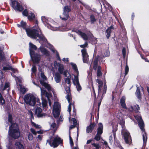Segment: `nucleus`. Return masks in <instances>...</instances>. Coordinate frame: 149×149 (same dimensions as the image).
I'll return each mask as SVG.
<instances>
[{
  "label": "nucleus",
  "instance_id": "nucleus-59",
  "mask_svg": "<svg viewBox=\"0 0 149 149\" xmlns=\"http://www.w3.org/2000/svg\"><path fill=\"white\" fill-rule=\"evenodd\" d=\"M22 14L23 15L25 16H27L28 15V11L26 9L25 10L22 12Z\"/></svg>",
  "mask_w": 149,
  "mask_h": 149
},
{
  "label": "nucleus",
  "instance_id": "nucleus-52",
  "mask_svg": "<svg viewBox=\"0 0 149 149\" xmlns=\"http://www.w3.org/2000/svg\"><path fill=\"white\" fill-rule=\"evenodd\" d=\"M30 131L34 135H36L37 134V132L33 128H31L30 129Z\"/></svg>",
  "mask_w": 149,
  "mask_h": 149
},
{
  "label": "nucleus",
  "instance_id": "nucleus-55",
  "mask_svg": "<svg viewBox=\"0 0 149 149\" xmlns=\"http://www.w3.org/2000/svg\"><path fill=\"white\" fill-rule=\"evenodd\" d=\"M88 45V43L87 42H86L84 45H81L80 47L81 48H84L86 47H87Z\"/></svg>",
  "mask_w": 149,
  "mask_h": 149
},
{
  "label": "nucleus",
  "instance_id": "nucleus-8",
  "mask_svg": "<svg viewBox=\"0 0 149 149\" xmlns=\"http://www.w3.org/2000/svg\"><path fill=\"white\" fill-rule=\"evenodd\" d=\"M50 145L54 148L57 147L62 142V140L58 137L52 136L50 138L49 140H47Z\"/></svg>",
  "mask_w": 149,
  "mask_h": 149
},
{
  "label": "nucleus",
  "instance_id": "nucleus-7",
  "mask_svg": "<svg viewBox=\"0 0 149 149\" xmlns=\"http://www.w3.org/2000/svg\"><path fill=\"white\" fill-rule=\"evenodd\" d=\"M96 81L98 83V97H101V99L102 100L103 99L104 95L106 93L107 86L106 84H104V86H103L102 81L98 79H96Z\"/></svg>",
  "mask_w": 149,
  "mask_h": 149
},
{
  "label": "nucleus",
  "instance_id": "nucleus-1",
  "mask_svg": "<svg viewBox=\"0 0 149 149\" xmlns=\"http://www.w3.org/2000/svg\"><path fill=\"white\" fill-rule=\"evenodd\" d=\"M20 23L21 26L25 30L27 35L29 37L33 39H37L40 42L41 41L43 42H47V39L42 33L38 27L37 20H36L35 25L32 29L27 26L26 23L23 21L21 22Z\"/></svg>",
  "mask_w": 149,
  "mask_h": 149
},
{
  "label": "nucleus",
  "instance_id": "nucleus-24",
  "mask_svg": "<svg viewBox=\"0 0 149 149\" xmlns=\"http://www.w3.org/2000/svg\"><path fill=\"white\" fill-rule=\"evenodd\" d=\"M69 15L68 13H66L63 12V15L60 16V18L64 20H67L68 18Z\"/></svg>",
  "mask_w": 149,
  "mask_h": 149
},
{
  "label": "nucleus",
  "instance_id": "nucleus-45",
  "mask_svg": "<svg viewBox=\"0 0 149 149\" xmlns=\"http://www.w3.org/2000/svg\"><path fill=\"white\" fill-rule=\"evenodd\" d=\"M28 139L29 140H32L33 139V136L32 134L30 132L28 133Z\"/></svg>",
  "mask_w": 149,
  "mask_h": 149
},
{
  "label": "nucleus",
  "instance_id": "nucleus-21",
  "mask_svg": "<svg viewBox=\"0 0 149 149\" xmlns=\"http://www.w3.org/2000/svg\"><path fill=\"white\" fill-rule=\"evenodd\" d=\"M76 32L78 35H80L84 40H87L88 39V38L87 36L84 33L79 30Z\"/></svg>",
  "mask_w": 149,
  "mask_h": 149
},
{
  "label": "nucleus",
  "instance_id": "nucleus-44",
  "mask_svg": "<svg viewBox=\"0 0 149 149\" xmlns=\"http://www.w3.org/2000/svg\"><path fill=\"white\" fill-rule=\"evenodd\" d=\"M11 74L13 77L15 78L16 82L18 81L19 83L21 82V80L20 78L18 77H16L15 75H14V74H13L11 73Z\"/></svg>",
  "mask_w": 149,
  "mask_h": 149
},
{
  "label": "nucleus",
  "instance_id": "nucleus-3",
  "mask_svg": "<svg viewBox=\"0 0 149 149\" xmlns=\"http://www.w3.org/2000/svg\"><path fill=\"white\" fill-rule=\"evenodd\" d=\"M24 100L27 104L31 106H34L36 104V105H40L39 99L31 93L26 94L24 96Z\"/></svg>",
  "mask_w": 149,
  "mask_h": 149
},
{
  "label": "nucleus",
  "instance_id": "nucleus-39",
  "mask_svg": "<svg viewBox=\"0 0 149 149\" xmlns=\"http://www.w3.org/2000/svg\"><path fill=\"white\" fill-rule=\"evenodd\" d=\"M31 123L32 125L35 127L36 128H41V126L40 125H38V124H36V123H34L31 120Z\"/></svg>",
  "mask_w": 149,
  "mask_h": 149
},
{
  "label": "nucleus",
  "instance_id": "nucleus-46",
  "mask_svg": "<svg viewBox=\"0 0 149 149\" xmlns=\"http://www.w3.org/2000/svg\"><path fill=\"white\" fill-rule=\"evenodd\" d=\"M70 77H67L64 79V80L66 83H67L68 84H70Z\"/></svg>",
  "mask_w": 149,
  "mask_h": 149
},
{
  "label": "nucleus",
  "instance_id": "nucleus-34",
  "mask_svg": "<svg viewBox=\"0 0 149 149\" xmlns=\"http://www.w3.org/2000/svg\"><path fill=\"white\" fill-rule=\"evenodd\" d=\"M10 86V84L9 83H5L4 86L3 88L1 87V89L3 90H7L8 91L9 90V86Z\"/></svg>",
  "mask_w": 149,
  "mask_h": 149
},
{
  "label": "nucleus",
  "instance_id": "nucleus-16",
  "mask_svg": "<svg viewBox=\"0 0 149 149\" xmlns=\"http://www.w3.org/2000/svg\"><path fill=\"white\" fill-rule=\"evenodd\" d=\"M54 66L55 68H57L58 67V72L60 74L63 73L64 71V68L63 65L61 64L58 63L57 62L55 61L54 63Z\"/></svg>",
  "mask_w": 149,
  "mask_h": 149
},
{
  "label": "nucleus",
  "instance_id": "nucleus-56",
  "mask_svg": "<svg viewBox=\"0 0 149 149\" xmlns=\"http://www.w3.org/2000/svg\"><path fill=\"white\" fill-rule=\"evenodd\" d=\"M36 67L34 65L31 68V71H32V73L35 72H36Z\"/></svg>",
  "mask_w": 149,
  "mask_h": 149
},
{
  "label": "nucleus",
  "instance_id": "nucleus-61",
  "mask_svg": "<svg viewBox=\"0 0 149 149\" xmlns=\"http://www.w3.org/2000/svg\"><path fill=\"white\" fill-rule=\"evenodd\" d=\"M72 120L73 122V124L75 125H76L77 124L76 120L74 118H72Z\"/></svg>",
  "mask_w": 149,
  "mask_h": 149
},
{
  "label": "nucleus",
  "instance_id": "nucleus-6",
  "mask_svg": "<svg viewBox=\"0 0 149 149\" xmlns=\"http://www.w3.org/2000/svg\"><path fill=\"white\" fill-rule=\"evenodd\" d=\"M8 134L14 139H17L19 136L20 133L17 123H14L9 127Z\"/></svg>",
  "mask_w": 149,
  "mask_h": 149
},
{
  "label": "nucleus",
  "instance_id": "nucleus-28",
  "mask_svg": "<svg viewBox=\"0 0 149 149\" xmlns=\"http://www.w3.org/2000/svg\"><path fill=\"white\" fill-rule=\"evenodd\" d=\"M49 46L50 47V49H51V50L54 53H55V52H56V56L58 59L60 61H61V59L60 58L59 54L58 52H57V51L55 50L53 46L50 45Z\"/></svg>",
  "mask_w": 149,
  "mask_h": 149
},
{
  "label": "nucleus",
  "instance_id": "nucleus-62",
  "mask_svg": "<svg viewBox=\"0 0 149 149\" xmlns=\"http://www.w3.org/2000/svg\"><path fill=\"white\" fill-rule=\"evenodd\" d=\"M65 91L67 93H69L70 92V87L68 86L65 88Z\"/></svg>",
  "mask_w": 149,
  "mask_h": 149
},
{
  "label": "nucleus",
  "instance_id": "nucleus-40",
  "mask_svg": "<svg viewBox=\"0 0 149 149\" xmlns=\"http://www.w3.org/2000/svg\"><path fill=\"white\" fill-rule=\"evenodd\" d=\"M5 102V101L3 97L2 96L1 94L0 93V104L3 105L4 104Z\"/></svg>",
  "mask_w": 149,
  "mask_h": 149
},
{
  "label": "nucleus",
  "instance_id": "nucleus-42",
  "mask_svg": "<svg viewBox=\"0 0 149 149\" xmlns=\"http://www.w3.org/2000/svg\"><path fill=\"white\" fill-rule=\"evenodd\" d=\"M63 73L65 77H70V74L68 72L67 70L64 71L63 72Z\"/></svg>",
  "mask_w": 149,
  "mask_h": 149
},
{
  "label": "nucleus",
  "instance_id": "nucleus-19",
  "mask_svg": "<svg viewBox=\"0 0 149 149\" xmlns=\"http://www.w3.org/2000/svg\"><path fill=\"white\" fill-rule=\"evenodd\" d=\"M54 78L56 83H59L61 82V76L60 74L58 72H56L54 76Z\"/></svg>",
  "mask_w": 149,
  "mask_h": 149
},
{
  "label": "nucleus",
  "instance_id": "nucleus-48",
  "mask_svg": "<svg viewBox=\"0 0 149 149\" xmlns=\"http://www.w3.org/2000/svg\"><path fill=\"white\" fill-rule=\"evenodd\" d=\"M101 138V135L97 134L95 136L94 139L96 141H99Z\"/></svg>",
  "mask_w": 149,
  "mask_h": 149
},
{
  "label": "nucleus",
  "instance_id": "nucleus-60",
  "mask_svg": "<svg viewBox=\"0 0 149 149\" xmlns=\"http://www.w3.org/2000/svg\"><path fill=\"white\" fill-rule=\"evenodd\" d=\"M69 139H70V145H71V146L72 147L73 146V143L72 142V139L70 134L69 135Z\"/></svg>",
  "mask_w": 149,
  "mask_h": 149
},
{
  "label": "nucleus",
  "instance_id": "nucleus-53",
  "mask_svg": "<svg viewBox=\"0 0 149 149\" xmlns=\"http://www.w3.org/2000/svg\"><path fill=\"white\" fill-rule=\"evenodd\" d=\"M122 53L123 55L124 58L125 57L126 51L125 49V48H123L122 49Z\"/></svg>",
  "mask_w": 149,
  "mask_h": 149
},
{
  "label": "nucleus",
  "instance_id": "nucleus-27",
  "mask_svg": "<svg viewBox=\"0 0 149 149\" xmlns=\"http://www.w3.org/2000/svg\"><path fill=\"white\" fill-rule=\"evenodd\" d=\"M40 49L41 52L44 54L46 56H48L49 55V52L45 48L40 47Z\"/></svg>",
  "mask_w": 149,
  "mask_h": 149
},
{
  "label": "nucleus",
  "instance_id": "nucleus-14",
  "mask_svg": "<svg viewBox=\"0 0 149 149\" xmlns=\"http://www.w3.org/2000/svg\"><path fill=\"white\" fill-rule=\"evenodd\" d=\"M41 95L42 96L44 95H45V96L47 98L49 101V105L51 106V103L49 98L52 97V95L50 93H47L44 88H41Z\"/></svg>",
  "mask_w": 149,
  "mask_h": 149
},
{
  "label": "nucleus",
  "instance_id": "nucleus-22",
  "mask_svg": "<svg viewBox=\"0 0 149 149\" xmlns=\"http://www.w3.org/2000/svg\"><path fill=\"white\" fill-rule=\"evenodd\" d=\"M98 127L97 129V133L101 135L103 132V125L101 123H99L98 124Z\"/></svg>",
  "mask_w": 149,
  "mask_h": 149
},
{
  "label": "nucleus",
  "instance_id": "nucleus-35",
  "mask_svg": "<svg viewBox=\"0 0 149 149\" xmlns=\"http://www.w3.org/2000/svg\"><path fill=\"white\" fill-rule=\"evenodd\" d=\"M35 17V15L33 13H31L28 16V19L30 21L32 20Z\"/></svg>",
  "mask_w": 149,
  "mask_h": 149
},
{
  "label": "nucleus",
  "instance_id": "nucleus-33",
  "mask_svg": "<svg viewBox=\"0 0 149 149\" xmlns=\"http://www.w3.org/2000/svg\"><path fill=\"white\" fill-rule=\"evenodd\" d=\"M90 22L91 24H94L96 21V19L95 18V16L91 15L90 16Z\"/></svg>",
  "mask_w": 149,
  "mask_h": 149
},
{
  "label": "nucleus",
  "instance_id": "nucleus-49",
  "mask_svg": "<svg viewBox=\"0 0 149 149\" xmlns=\"http://www.w3.org/2000/svg\"><path fill=\"white\" fill-rule=\"evenodd\" d=\"M117 117L120 119H122L123 118V116L121 112L118 113Z\"/></svg>",
  "mask_w": 149,
  "mask_h": 149
},
{
  "label": "nucleus",
  "instance_id": "nucleus-32",
  "mask_svg": "<svg viewBox=\"0 0 149 149\" xmlns=\"http://www.w3.org/2000/svg\"><path fill=\"white\" fill-rule=\"evenodd\" d=\"M15 145L17 148L18 149H23L24 147L19 142H16L15 143Z\"/></svg>",
  "mask_w": 149,
  "mask_h": 149
},
{
  "label": "nucleus",
  "instance_id": "nucleus-13",
  "mask_svg": "<svg viewBox=\"0 0 149 149\" xmlns=\"http://www.w3.org/2000/svg\"><path fill=\"white\" fill-rule=\"evenodd\" d=\"M10 0L11 1L10 5L14 10L19 11H21L23 10V7L19 3L16 1Z\"/></svg>",
  "mask_w": 149,
  "mask_h": 149
},
{
  "label": "nucleus",
  "instance_id": "nucleus-58",
  "mask_svg": "<svg viewBox=\"0 0 149 149\" xmlns=\"http://www.w3.org/2000/svg\"><path fill=\"white\" fill-rule=\"evenodd\" d=\"M81 3V4H82L85 7V8H86L88 9H89L90 8V7L87 4H86L85 3H82V2H81L80 1L78 0Z\"/></svg>",
  "mask_w": 149,
  "mask_h": 149
},
{
  "label": "nucleus",
  "instance_id": "nucleus-26",
  "mask_svg": "<svg viewBox=\"0 0 149 149\" xmlns=\"http://www.w3.org/2000/svg\"><path fill=\"white\" fill-rule=\"evenodd\" d=\"M136 87L137 89L135 93V95L139 99H141V94L140 93L139 88L138 86L137 85H136Z\"/></svg>",
  "mask_w": 149,
  "mask_h": 149
},
{
  "label": "nucleus",
  "instance_id": "nucleus-9",
  "mask_svg": "<svg viewBox=\"0 0 149 149\" xmlns=\"http://www.w3.org/2000/svg\"><path fill=\"white\" fill-rule=\"evenodd\" d=\"M124 122L123 121L122 124V133L124 134V138L125 143L128 144H130L131 143L132 139L130 136V133L125 130V127L124 125Z\"/></svg>",
  "mask_w": 149,
  "mask_h": 149
},
{
  "label": "nucleus",
  "instance_id": "nucleus-63",
  "mask_svg": "<svg viewBox=\"0 0 149 149\" xmlns=\"http://www.w3.org/2000/svg\"><path fill=\"white\" fill-rule=\"evenodd\" d=\"M3 75L2 71L0 70V79H2L3 77Z\"/></svg>",
  "mask_w": 149,
  "mask_h": 149
},
{
  "label": "nucleus",
  "instance_id": "nucleus-12",
  "mask_svg": "<svg viewBox=\"0 0 149 149\" xmlns=\"http://www.w3.org/2000/svg\"><path fill=\"white\" fill-rule=\"evenodd\" d=\"M60 108L61 106L58 102H55L54 103L53 106V113L54 117L55 118L59 116Z\"/></svg>",
  "mask_w": 149,
  "mask_h": 149
},
{
  "label": "nucleus",
  "instance_id": "nucleus-37",
  "mask_svg": "<svg viewBox=\"0 0 149 149\" xmlns=\"http://www.w3.org/2000/svg\"><path fill=\"white\" fill-rule=\"evenodd\" d=\"M101 67L100 66L97 67V77L101 76L102 75V73L101 71Z\"/></svg>",
  "mask_w": 149,
  "mask_h": 149
},
{
  "label": "nucleus",
  "instance_id": "nucleus-51",
  "mask_svg": "<svg viewBox=\"0 0 149 149\" xmlns=\"http://www.w3.org/2000/svg\"><path fill=\"white\" fill-rule=\"evenodd\" d=\"M29 114V115L31 117V119H34V117L33 116V114L32 112L30 110H29L28 111Z\"/></svg>",
  "mask_w": 149,
  "mask_h": 149
},
{
  "label": "nucleus",
  "instance_id": "nucleus-25",
  "mask_svg": "<svg viewBox=\"0 0 149 149\" xmlns=\"http://www.w3.org/2000/svg\"><path fill=\"white\" fill-rule=\"evenodd\" d=\"M111 29H113V27L112 26L108 28L106 30L107 33L106 37L107 39H109L110 36Z\"/></svg>",
  "mask_w": 149,
  "mask_h": 149
},
{
  "label": "nucleus",
  "instance_id": "nucleus-10",
  "mask_svg": "<svg viewBox=\"0 0 149 149\" xmlns=\"http://www.w3.org/2000/svg\"><path fill=\"white\" fill-rule=\"evenodd\" d=\"M41 77L42 79V80H41L40 81V83L41 84L47 88L49 92L52 91L53 93V94H54V89L52 88L50 85L44 82V81L47 80V78L43 73H41Z\"/></svg>",
  "mask_w": 149,
  "mask_h": 149
},
{
  "label": "nucleus",
  "instance_id": "nucleus-15",
  "mask_svg": "<svg viewBox=\"0 0 149 149\" xmlns=\"http://www.w3.org/2000/svg\"><path fill=\"white\" fill-rule=\"evenodd\" d=\"M37 108L36 109L35 113L36 114L38 117H43L45 116V114L44 113H41L42 110L40 108V105H36Z\"/></svg>",
  "mask_w": 149,
  "mask_h": 149
},
{
  "label": "nucleus",
  "instance_id": "nucleus-38",
  "mask_svg": "<svg viewBox=\"0 0 149 149\" xmlns=\"http://www.w3.org/2000/svg\"><path fill=\"white\" fill-rule=\"evenodd\" d=\"M41 20L42 22L44 23V24H45V25H46V24H47L48 23V20L45 17H42Z\"/></svg>",
  "mask_w": 149,
  "mask_h": 149
},
{
  "label": "nucleus",
  "instance_id": "nucleus-5",
  "mask_svg": "<svg viewBox=\"0 0 149 149\" xmlns=\"http://www.w3.org/2000/svg\"><path fill=\"white\" fill-rule=\"evenodd\" d=\"M29 54L31 59L34 63H38L40 59V55L35 54L33 50H36L37 49L36 47L31 42L29 43Z\"/></svg>",
  "mask_w": 149,
  "mask_h": 149
},
{
  "label": "nucleus",
  "instance_id": "nucleus-41",
  "mask_svg": "<svg viewBox=\"0 0 149 149\" xmlns=\"http://www.w3.org/2000/svg\"><path fill=\"white\" fill-rule=\"evenodd\" d=\"M47 27L49 29H50L51 30L54 31H58L59 30V29L58 28L52 26L50 25L49 26H47Z\"/></svg>",
  "mask_w": 149,
  "mask_h": 149
},
{
  "label": "nucleus",
  "instance_id": "nucleus-11",
  "mask_svg": "<svg viewBox=\"0 0 149 149\" xmlns=\"http://www.w3.org/2000/svg\"><path fill=\"white\" fill-rule=\"evenodd\" d=\"M2 67H3L2 70L4 71L11 70L13 73L18 72V71L17 69L13 68L11 64L8 62H4L2 64Z\"/></svg>",
  "mask_w": 149,
  "mask_h": 149
},
{
  "label": "nucleus",
  "instance_id": "nucleus-30",
  "mask_svg": "<svg viewBox=\"0 0 149 149\" xmlns=\"http://www.w3.org/2000/svg\"><path fill=\"white\" fill-rule=\"evenodd\" d=\"M71 11V8L70 6H65L63 8V11L64 13H68Z\"/></svg>",
  "mask_w": 149,
  "mask_h": 149
},
{
  "label": "nucleus",
  "instance_id": "nucleus-43",
  "mask_svg": "<svg viewBox=\"0 0 149 149\" xmlns=\"http://www.w3.org/2000/svg\"><path fill=\"white\" fill-rule=\"evenodd\" d=\"M8 122H10L11 124V125L14 124V123H13L12 122V116L10 114H9L8 115Z\"/></svg>",
  "mask_w": 149,
  "mask_h": 149
},
{
  "label": "nucleus",
  "instance_id": "nucleus-64",
  "mask_svg": "<svg viewBox=\"0 0 149 149\" xmlns=\"http://www.w3.org/2000/svg\"><path fill=\"white\" fill-rule=\"evenodd\" d=\"M56 127V124L54 123V122H53L51 125V128H54Z\"/></svg>",
  "mask_w": 149,
  "mask_h": 149
},
{
  "label": "nucleus",
  "instance_id": "nucleus-20",
  "mask_svg": "<svg viewBox=\"0 0 149 149\" xmlns=\"http://www.w3.org/2000/svg\"><path fill=\"white\" fill-rule=\"evenodd\" d=\"M125 96H123L120 99V103L121 107L124 109H127L125 104Z\"/></svg>",
  "mask_w": 149,
  "mask_h": 149
},
{
  "label": "nucleus",
  "instance_id": "nucleus-31",
  "mask_svg": "<svg viewBox=\"0 0 149 149\" xmlns=\"http://www.w3.org/2000/svg\"><path fill=\"white\" fill-rule=\"evenodd\" d=\"M19 90L23 94L25 93L26 91V88H24L21 84H19Z\"/></svg>",
  "mask_w": 149,
  "mask_h": 149
},
{
  "label": "nucleus",
  "instance_id": "nucleus-57",
  "mask_svg": "<svg viewBox=\"0 0 149 149\" xmlns=\"http://www.w3.org/2000/svg\"><path fill=\"white\" fill-rule=\"evenodd\" d=\"M110 54V52L109 50L107 51L106 52H105L104 56L105 57H107L109 56Z\"/></svg>",
  "mask_w": 149,
  "mask_h": 149
},
{
  "label": "nucleus",
  "instance_id": "nucleus-50",
  "mask_svg": "<svg viewBox=\"0 0 149 149\" xmlns=\"http://www.w3.org/2000/svg\"><path fill=\"white\" fill-rule=\"evenodd\" d=\"M117 126L116 125L115 127H113V135L114 138L115 137V132L117 130Z\"/></svg>",
  "mask_w": 149,
  "mask_h": 149
},
{
  "label": "nucleus",
  "instance_id": "nucleus-17",
  "mask_svg": "<svg viewBox=\"0 0 149 149\" xmlns=\"http://www.w3.org/2000/svg\"><path fill=\"white\" fill-rule=\"evenodd\" d=\"M81 52L83 57V61L84 63H87L88 61V55L86 50L84 49L81 50Z\"/></svg>",
  "mask_w": 149,
  "mask_h": 149
},
{
  "label": "nucleus",
  "instance_id": "nucleus-18",
  "mask_svg": "<svg viewBox=\"0 0 149 149\" xmlns=\"http://www.w3.org/2000/svg\"><path fill=\"white\" fill-rule=\"evenodd\" d=\"M66 99L67 100L68 103H69L68 111L70 113L71 110V106L73 107V108H74V104L73 103H72L70 102L71 97L69 94H68L66 95Z\"/></svg>",
  "mask_w": 149,
  "mask_h": 149
},
{
  "label": "nucleus",
  "instance_id": "nucleus-54",
  "mask_svg": "<svg viewBox=\"0 0 149 149\" xmlns=\"http://www.w3.org/2000/svg\"><path fill=\"white\" fill-rule=\"evenodd\" d=\"M129 71V68L127 65L125 69V75H126Z\"/></svg>",
  "mask_w": 149,
  "mask_h": 149
},
{
  "label": "nucleus",
  "instance_id": "nucleus-29",
  "mask_svg": "<svg viewBox=\"0 0 149 149\" xmlns=\"http://www.w3.org/2000/svg\"><path fill=\"white\" fill-rule=\"evenodd\" d=\"M99 56H97L96 58H95L93 62V69L96 70L97 66V62L98 60V58Z\"/></svg>",
  "mask_w": 149,
  "mask_h": 149
},
{
  "label": "nucleus",
  "instance_id": "nucleus-47",
  "mask_svg": "<svg viewBox=\"0 0 149 149\" xmlns=\"http://www.w3.org/2000/svg\"><path fill=\"white\" fill-rule=\"evenodd\" d=\"M91 145L94 147H95L96 148V149H99L100 147V145L98 144L93 143L91 144Z\"/></svg>",
  "mask_w": 149,
  "mask_h": 149
},
{
  "label": "nucleus",
  "instance_id": "nucleus-4",
  "mask_svg": "<svg viewBox=\"0 0 149 149\" xmlns=\"http://www.w3.org/2000/svg\"><path fill=\"white\" fill-rule=\"evenodd\" d=\"M70 64L75 72V74H73L74 78L72 79V82L76 86L77 91H79L81 90L82 88L79 83L78 77L79 72L75 64L71 63Z\"/></svg>",
  "mask_w": 149,
  "mask_h": 149
},
{
  "label": "nucleus",
  "instance_id": "nucleus-2",
  "mask_svg": "<svg viewBox=\"0 0 149 149\" xmlns=\"http://www.w3.org/2000/svg\"><path fill=\"white\" fill-rule=\"evenodd\" d=\"M128 109L130 111L134 112L135 113L138 114L137 115L134 114V116L138 122L139 126L142 131L143 144H144V143H146L147 141V137L144 128V124L141 115L139 114V110L140 109V107L138 105L136 104L131 106L129 107Z\"/></svg>",
  "mask_w": 149,
  "mask_h": 149
},
{
  "label": "nucleus",
  "instance_id": "nucleus-36",
  "mask_svg": "<svg viewBox=\"0 0 149 149\" xmlns=\"http://www.w3.org/2000/svg\"><path fill=\"white\" fill-rule=\"evenodd\" d=\"M41 98L42 101V106L43 107H46L47 105V102L46 100L43 99L42 97V96L41 95Z\"/></svg>",
  "mask_w": 149,
  "mask_h": 149
},
{
  "label": "nucleus",
  "instance_id": "nucleus-23",
  "mask_svg": "<svg viewBox=\"0 0 149 149\" xmlns=\"http://www.w3.org/2000/svg\"><path fill=\"white\" fill-rule=\"evenodd\" d=\"M95 124L94 123L91 124L89 126L87 127V132L88 133L91 132L94 127L95 126Z\"/></svg>",
  "mask_w": 149,
  "mask_h": 149
}]
</instances>
